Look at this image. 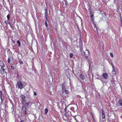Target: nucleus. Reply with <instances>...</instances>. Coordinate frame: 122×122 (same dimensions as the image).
Segmentation results:
<instances>
[{"label":"nucleus","instance_id":"nucleus-33","mask_svg":"<svg viewBox=\"0 0 122 122\" xmlns=\"http://www.w3.org/2000/svg\"><path fill=\"white\" fill-rule=\"evenodd\" d=\"M93 120V122H96V121L95 118L94 119H92Z\"/></svg>","mask_w":122,"mask_h":122},{"label":"nucleus","instance_id":"nucleus-17","mask_svg":"<svg viewBox=\"0 0 122 122\" xmlns=\"http://www.w3.org/2000/svg\"><path fill=\"white\" fill-rule=\"evenodd\" d=\"M73 56V54L72 53H71L70 54V58H71Z\"/></svg>","mask_w":122,"mask_h":122},{"label":"nucleus","instance_id":"nucleus-9","mask_svg":"<svg viewBox=\"0 0 122 122\" xmlns=\"http://www.w3.org/2000/svg\"><path fill=\"white\" fill-rule=\"evenodd\" d=\"M80 78L82 80H84L85 79V77L82 74H81L80 75Z\"/></svg>","mask_w":122,"mask_h":122},{"label":"nucleus","instance_id":"nucleus-18","mask_svg":"<svg viewBox=\"0 0 122 122\" xmlns=\"http://www.w3.org/2000/svg\"><path fill=\"white\" fill-rule=\"evenodd\" d=\"M91 115H92V119H94L95 118H94V114L92 113H91Z\"/></svg>","mask_w":122,"mask_h":122},{"label":"nucleus","instance_id":"nucleus-16","mask_svg":"<svg viewBox=\"0 0 122 122\" xmlns=\"http://www.w3.org/2000/svg\"><path fill=\"white\" fill-rule=\"evenodd\" d=\"M19 62L21 64H22L23 63V62L20 59H19Z\"/></svg>","mask_w":122,"mask_h":122},{"label":"nucleus","instance_id":"nucleus-11","mask_svg":"<svg viewBox=\"0 0 122 122\" xmlns=\"http://www.w3.org/2000/svg\"><path fill=\"white\" fill-rule=\"evenodd\" d=\"M118 102L120 105L122 106V100L121 99H119L118 101Z\"/></svg>","mask_w":122,"mask_h":122},{"label":"nucleus","instance_id":"nucleus-41","mask_svg":"<svg viewBox=\"0 0 122 122\" xmlns=\"http://www.w3.org/2000/svg\"><path fill=\"white\" fill-rule=\"evenodd\" d=\"M100 29H98V30L100 31Z\"/></svg>","mask_w":122,"mask_h":122},{"label":"nucleus","instance_id":"nucleus-32","mask_svg":"<svg viewBox=\"0 0 122 122\" xmlns=\"http://www.w3.org/2000/svg\"><path fill=\"white\" fill-rule=\"evenodd\" d=\"M102 117L103 119H104L105 118V115H102Z\"/></svg>","mask_w":122,"mask_h":122},{"label":"nucleus","instance_id":"nucleus-38","mask_svg":"<svg viewBox=\"0 0 122 122\" xmlns=\"http://www.w3.org/2000/svg\"><path fill=\"white\" fill-rule=\"evenodd\" d=\"M96 75H97V76H99V75L98 74H96Z\"/></svg>","mask_w":122,"mask_h":122},{"label":"nucleus","instance_id":"nucleus-36","mask_svg":"<svg viewBox=\"0 0 122 122\" xmlns=\"http://www.w3.org/2000/svg\"><path fill=\"white\" fill-rule=\"evenodd\" d=\"M81 51L82 53V51H83V50L82 49H81Z\"/></svg>","mask_w":122,"mask_h":122},{"label":"nucleus","instance_id":"nucleus-1","mask_svg":"<svg viewBox=\"0 0 122 122\" xmlns=\"http://www.w3.org/2000/svg\"><path fill=\"white\" fill-rule=\"evenodd\" d=\"M0 66L1 67L0 70V72L1 74L2 75H6L7 73L5 71L6 69L7 66H5V65L4 64L3 62L0 61Z\"/></svg>","mask_w":122,"mask_h":122},{"label":"nucleus","instance_id":"nucleus-5","mask_svg":"<svg viewBox=\"0 0 122 122\" xmlns=\"http://www.w3.org/2000/svg\"><path fill=\"white\" fill-rule=\"evenodd\" d=\"M18 88L22 89L23 88V85L20 81H19L17 83Z\"/></svg>","mask_w":122,"mask_h":122},{"label":"nucleus","instance_id":"nucleus-10","mask_svg":"<svg viewBox=\"0 0 122 122\" xmlns=\"http://www.w3.org/2000/svg\"><path fill=\"white\" fill-rule=\"evenodd\" d=\"M102 76L104 78L107 79L108 77V75L106 73H103Z\"/></svg>","mask_w":122,"mask_h":122},{"label":"nucleus","instance_id":"nucleus-13","mask_svg":"<svg viewBox=\"0 0 122 122\" xmlns=\"http://www.w3.org/2000/svg\"><path fill=\"white\" fill-rule=\"evenodd\" d=\"M7 20L9 21L10 19V16L9 14L7 15Z\"/></svg>","mask_w":122,"mask_h":122},{"label":"nucleus","instance_id":"nucleus-22","mask_svg":"<svg viewBox=\"0 0 122 122\" xmlns=\"http://www.w3.org/2000/svg\"><path fill=\"white\" fill-rule=\"evenodd\" d=\"M45 24L46 26L47 27L48 26V25L46 21L45 22Z\"/></svg>","mask_w":122,"mask_h":122},{"label":"nucleus","instance_id":"nucleus-19","mask_svg":"<svg viewBox=\"0 0 122 122\" xmlns=\"http://www.w3.org/2000/svg\"><path fill=\"white\" fill-rule=\"evenodd\" d=\"M10 26L11 27V28L13 30L14 29V26L12 25H10Z\"/></svg>","mask_w":122,"mask_h":122},{"label":"nucleus","instance_id":"nucleus-31","mask_svg":"<svg viewBox=\"0 0 122 122\" xmlns=\"http://www.w3.org/2000/svg\"><path fill=\"white\" fill-rule=\"evenodd\" d=\"M110 55L112 57H113V54L112 53H110Z\"/></svg>","mask_w":122,"mask_h":122},{"label":"nucleus","instance_id":"nucleus-23","mask_svg":"<svg viewBox=\"0 0 122 122\" xmlns=\"http://www.w3.org/2000/svg\"><path fill=\"white\" fill-rule=\"evenodd\" d=\"M87 61L88 62V64L89 65V66L90 67V62L89 61V60L88 58H87Z\"/></svg>","mask_w":122,"mask_h":122},{"label":"nucleus","instance_id":"nucleus-27","mask_svg":"<svg viewBox=\"0 0 122 122\" xmlns=\"http://www.w3.org/2000/svg\"><path fill=\"white\" fill-rule=\"evenodd\" d=\"M8 20H6L5 21V22H4L6 24V25H7V24H8Z\"/></svg>","mask_w":122,"mask_h":122},{"label":"nucleus","instance_id":"nucleus-7","mask_svg":"<svg viewBox=\"0 0 122 122\" xmlns=\"http://www.w3.org/2000/svg\"><path fill=\"white\" fill-rule=\"evenodd\" d=\"M85 51H84L83 52L85 57L87 58L89 54L90 53L89 51L87 50H86Z\"/></svg>","mask_w":122,"mask_h":122},{"label":"nucleus","instance_id":"nucleus-29","mask_svg":"<svg viewBox=\"0 0 122 122\" xmlns=\"http://www.w3.org/2000/svg\"><path fill=\"white\" fill-rule=\"evenodd\" d=\"M34 96H36L37 95L36 93L35 92H34Z\"/></svg>","mask_w":122,"mask_h":122},{"label":"nucleus","instance_id":"nucleus-35","mask_svg":"<svg viewBox=\"0 0 122 122\" xmlns=\"http://www.w3.org/2000/svg\"><path fill=\"white\" fill-rule=\"evenodd\" d=\"M45 16H46V20H47V13H46V14H45Z\"/></svg>","mask_w":122,"mask_h":122},{"label":"nucleus","instance_id":"nucleus-3","mask_svg":"<svg viewBox=\"0 0 122 122\" xmlns=\"http://www.w3.org/2000/svg\"><path fill=\"white\" fill-rule=\"evenodd\" d=\"M62 86V92L63 93L65 92L67 94L69 93V92L68 91L66 90L65 88V82L62 83L61 85Z\"/></svg>","mask_w":122,"mask_h":122},{"label":"nucleus","instance_id":"nucleus-8","mask_svg":"<svg viewBox=\"0 0 122 122\" xmlns=\"http://www.w3.org/2000/svg\"><path fill=\"white\" fill-rule=\"evenodd\" d=\"M3 92L1 91H0V99L1 100V103H2L3 101Z\"/></svg>","mask_w":122,"mask_h":122},{"label":"nucleus","instance_id":"nucleus-40","mask_svg":"<svg viewBox=\"0 0 122 122\" xmlns=\"http://www.w3.org/2000/svg\"><path fill=\"white\" fill-rule=\"evenodd\" d=\"M74 108V107H71V109H73Z\"/></svg>","mask_w":122,"mask_h":122},{"label":"nucleus","instance_id":"nucleus-15","mask_svg":"<svg viewBox=\"0 0 122 122\" xmlns=\"http://www.w3.org/2000/svg\"><path fill=\"white\" fill-rule=\"evenodd\" d=\"M48 109L47 108H45V114H46L48 112Z\"/></svg>","mask_w":122,"mask_h":122},{"label":"nucleus","instance_id":"nucleus-2","mask_svg":"<svg viewBox=\"0 0 122 122\" xmlns=\"http://www.w3.org/2000/svg\"><path fill=\"white\" fill-rule=\"evenodd\" d=\"M91 17L92 19V21L93 22V23L94 24V30H95V31H97V33L98 35V34L99 33V32L98 31V28H97L96 26V25L94 23V15H92L91 16H90Z\"/></svg>","mask_w":122,"mask_h":122},{"label":"nucleus","instance_id":"nucleus-28","mask_svg":"<svg viewBox=\"0 0 122 122\" xmlns=\"http://www.w3.org/2000/svg\"><path fill=\"white\" fill-rule=\"evenodd\" d=\"M27 97L28 98H29V99H31V96L30 95H29Z\"/></svg>","mask_w":122,"mask_h":122},{"label":"nucleus","instance_id":"nucleus-14","mask_svg":"<svg viewBox=\"0 0 122 122\" xmlns=\"http://www.w3.org/2000/svg\"><path fill=\"white\" fill-rule=\"evenodd\" d=\"M111 65L112 66V67H113L112 71L113 72V74H115V70H114V68L113 66V65L112 64H111Z\"/></svg>","mask_w":122,"mask_h":122},{"label":"nucleus","instance_id":"nucleus-25","mask_svg":"<svg viewBox=\"0 0 122 122\" xmlns=\"http://www.w3.org/2000/svg\"><path fill=\"white\" fill-rule=\"evenodd\" d=\"M7 61L9 63H10V58H8V60H7Z\"/></svg>","mask_w":122,"mask_h":122},{"label":"nucleus","instance_id":"nucleus-39","mask_svg":"<svg viewBox=\"0 0 122 122\" xmlns=\"http://www.w3.org/2000/svg\"><path fill=\"white\" fill-rule=\"evenodd\" d=\"M97 79H99V77L97 78Z\"/></svg>","mask_w":122,"mask_h":122},{"label":"nucleus","instance_id":"nucleus-34","mask_svg":"<svg viewBox=\"0 0 122 122\" xmlns=\"http://www.w3.org/2000/svg\"><path fill=\"white\" fill-rule=\"evenodd\" d=\"M8 24H9L10 25H11L10 24V22L9 21H8Z\"/></svg>","mask_w":122,"mask_h":122},{"label":"nucleus","instance_id":"nucleus-37","mask_svg":"<svg viewBox=\"0 0 122 122\" xmlns=\"http://www.w3.org/2000/svg\"><path fill=\"white\" fill-rule=\"evenodd\" d=\"M20 122H24V121L23 120H21L20 121Z\"/></svg>","mask_w":122,"mask_h":122},{"label":"nucleus","instance_id":"nucleus-12","mask_svg":"<svg viewBox=\"0 0 122 122\" xmlns=\"http://www.w3.org/2000/svg\"><path fill=\"white\" fill-rule=\"evenodd\" d=\"M17 43L18 45V47H20L21 46V43L20 41L19 40H17Z\"/></svg>","mask_w":122,"mask_h":122},{"label":"nucleus","instance_id":"nucleus-42","mask_svg":"<svg viewBox=\"0 0 122 122\" xmlns=\"http://www.w3.org/2000/svg\"><path fill=\"white\" fill-rule=\"evenodd\" d=\"M65 115L66 116V114H65Z\"/></svg>","mask_w":122,"mask_h":122},{"label":"nucleus","instance_id":"nucleus-6","mask_svg":"<svg viewBox=\"0 0 122 122\" xmlns=\"http://www.w3.org/2000/svg\"><path fill=\"white\" fill-rule=\"evenodd\" d=\"M22 110L23 111V113L25 115L27 114L26 112V109L25 107V106H23L22 107Z\"/></svg>","mask_w":122,"mask_h":122},{"label":"nucleus","instance_id":"nucleus-26","mask_svg":"<svg viewBox=\"0 0 122 122\" xmlns=\"http://www.w3.org/2000/svg\"><path fill=\"white\" fill-rule=\"evenodd\" d=\"M102 115H105V114L104 113V111L102 110Z\"/></svg>","mask_w":122,"mask_h":122},{"label":"nucleus","instance_id":"nucleus-24","mask_svg":"<svg viewBox=\"0 0 122 122\" xmlns=\"http://www.w3.org/2000/svg\"><path fill=\"white\" fill-rule=\"evenodd\" d=\"M89 14H90V16H92V15H94L93 14H92V12H90V13H89Z\"/></svg>","mask_w":122,"mask_h":122},{"label":"nucleus","instance_id":"nucleus-30","mask_svg":"<svg viewBox=\"0 0 122 122\" xmlns=\"http://www.w3.org/2000/svg\"><path fill=\"white\" fill-rule=\"evenodd\" d=\"M89 12H92V10H91V8H90V7L89 8Z\"/></svg>","mask_w":122,"mask_h":122},{"label":"nucleus","instance_id":"nucleus-20","mask_svg":"<svg viewBox=\"0 0 122 122\" xmlns=\"http://www.w3.org/2000/svg\"><path fill=\"white\" fill-rule=\"evenodd\" d=\"M29 104H30L29 102L26 103L25 104V105L26 106H28L29 105Z\"/></svg>","mask_w":122,"mask_h":122},{"label":"nucleus","instance_id":"nucleus-4","mask_svg":"<svg viewBox=\"0 0 122 122\" xmlns=\"http://www.w3.org/2000/svg\"><path fill=\"white\" fill-rule=\"evenodd\" d=\"M20 98L21 99V101L22 104L24 105L25 104L24 103V102H26L25 96L23 95H22L20 96Z\"/></svg>","mask_w":122,"mask_h":122},{"label":"nucleus","instance_id":"nucleus-21","mask_svg":"<svg viewBox=\"0 0 122 122\" xmlns=\"http://www.w3.org/2000/svg\"><path fill=\"white\" fill-rule=\"evenodd\" d=\"M11 69L13 70H14L15 69L14 67L12 66H11Z\"/></svg>","mask_w":122,"mask_h":122}]
</instances>
